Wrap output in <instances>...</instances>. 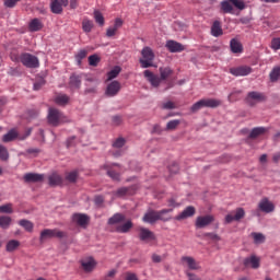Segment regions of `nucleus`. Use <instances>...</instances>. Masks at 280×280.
Listing matches in <instances>:
<instances>
[{
  "mask_svg": "<svg viewBox=\"0 0 280 280\" xmlns=\"http://www.w3.org/2000/svg\"><path fill=\"white\" fill-rule=\"evenodd\" d=\"M271 49H273L275 51H279L280 49V37H275L271 39Z\"/></svg>",
  "mask_w": 280,
  "mask_h": 280,
  "instance_id": "603ef678",
  "label": "nucleus"
},
{
  "mask_svg": "<svg viewBox=\"0 0 280 280\" xmlns=\"http://www.w3.org/2000/svg\"><path fill=\"white\" fill-rule=\"evenodd\" d=\"M96 265L97 262H95V259L93 258H88L81 261V266L85 272H93Z\"/></svg>",
  "mask_w": 280,
  "mask_h": 280,
  "instance_id": "5701e85b",
  "label": "nucleus"
},
{
  "mask_svg": "<svg viewBox=\"0 0 280 280\" xmlns=\"http://www.w3.org/2000/svg\"><path fill=\"white\" fill-rule=\"evenodd\" d=\"M121 25H124V21L121 19L117 18L115 20V23H114L113 27L117 31V30H119V27H121Z\"/></svg>",
  "mask_w": 280,
  "mask_h": 280,
  "instance_id": "69168bd1",
  "label": "nucleus"
},
{
  "mask_svg": "<svg viewBox=\"0 0 280 280\" xmlns=\"http://www.w3.org/2000/svg\"><path fill=\"white\" fill-rule=\"evenodd\" d=\"M10 158V154L8 153V149L5 147L0 144V159L1 161H8Z\"/></svg>",
  "mask_w": 280,
  "mask_h": 280,
  "instance_id": "3c124183",
  "label": "nucleus"
},
{
  "mask_svg": "<svg viewBox=\"0 0 280 280\" xmlns=\"http://www.w3.org/2000/svg\"><path fill=\"white\" fill-rule=\"evenodd\" d=\"M126 145V139L124 138H117L114 142H113V148H116L117 150L124 148Z\"/></svg>",
  "mask_w": 280,
  "mask_h": 280,
  "instance_id": "de8ad7c7",
  "label": "nucleus"
},
{
  "mask_svg": "<svg viewBox=\"0 0 280 280\" xmlns=\"http://www.w3.org/2000/svg\"><path fill=\"white\" fill-rule=\"evenodd\" d=\"M122 121H124V118H121V116H119V115L112 117L113 126H121Z\"/></svg>",
  "mask_w": 280,
  "mask_h": 280,
  "instance_id": "13d9d810",
  "label": "nucleus"
},
{
  "mask_svg": "<svg viewBox=\"0 0 280 280\" xmlns=\"http://www.w3.org/2000/svg\"><path fill=\"white\" fill-rule=\"evenodd\" d=\"M88 55L89 51H86V49H81L78 51V54L75 55V60L79 66L82 65V60H84V58H86Z\"/></svg>",
  "mask_w": 280,
  "mask_h": 280,
  "instance_id": "79ce46f5",
  "label": "nucleus"
},
{
  "mask_svg": "<svg viewBox=\"0 0 280 280\" xmlns=\"http://www.w3.org/2000/svg\"><path fill=\"white\" fill-rule=\"evenodd\" d=\"M258 209L262 213H272L275 211V203L265 197L259 201Z\"/></svg>",
  "mask_w": 280,
  "mask_h": 280,
  "instance_id": "9b49d317",
  "label": "nucleus"
},
{
  "mask_svg": "<svg viewBox=\"0 0 280 280\" xmlns=\"http://www.w3.org/2000/svg\"><path fill=\"white\" fill-rule=\"evenodd\" d=\"M162 108H164V110H174V108H176V104H174L172 101H168L162 104Z\"/></svg>",
  "mask_w": 280,
  "mask_h": 280,
  "instance_id": "6e6d98bb",
  "label": "nucleus"
},
{
  "mask_svg": "<svg viewBox=\"0 0 280 280\" xmlns=\"http://www.w3.org/2000/svg\"><path fill=\"white\" fill-rule=\"evenodd\" d=\"M172 209H163L158 211V220H161L162 222H170L172 217H168L167 213H172Z\"/></svg>",
  "mask_w": 280,
  "mask_h": 280,
  "instance_id": "c85d7f7f",
  "label": "nucleus"
},
{
  "mask_svg": "<svg viewBox=\"0 0 280 280\" xmlns=\"http://www.w3.org/2000/svg\"><path fill=\"white\" fill-rule=\"evenodd\" d=\"M20 62L27 67V69H38L40 67V62L38 61V57L24 52L20 56Z\"/></svg>",
  "mask_w": 280,
  "mask_h": 280,
  "instance_id": "423d86ee",
  "label": "nucleus"
},
{
  "mask_svg": "<svg viewBox=\"0 0 280 280\" xmlns=\"http://www.w3.org/2000/svg\"><path fill=\"white\" fill-rule=\"evenodd\" d=\"M213 215H203V217H198L196 219V223L195 226L197 229H205V226H209V224H211V222H213Z\"/></svg>",
  "mask_w": 280,
  "mask_h": 280,
  "instance_id": "2eb2a0df",
  "label": "nucleus"
},
{
  "mask_svg": "<svg viewBox=\"0 0 280 280\" xmlns=\"http://www.w3.org/2000/svg\"><path fill=\"white\" fill-rule=\"evenodd\" d=\"M268 129H266L265 127H256L254 129H252L250 133H249V139H257V137H261V135H265V132H267Z\"/></svg>",
  "mask_w": 280,
  "mask_h": 280,
  "instance_id": "c756f323",
  "label": "nucleus"
},
{
  "mask_svg": "<svg viewBox=\"0 0 280 280\" xmlns=\"http://www.w3.org/2000/svg\"><path fill=\"white\" fill-rule=\"evenodd\" d=\"M12 222L10 217H0V226L1 229H8Z\"/></svg>",
  "mask_w": 280,
  "mask_h": 280,
  "instance_id": "c03bdc74",
  "label": "nucleus"
},
{
  "mask_svg": "<svg viewBox=\"0 0 280 280\" xmlns=\"http://www.w3.org/2000/svg\"><path fill=\"white\" fill-rule=\"evenodd\" d=\"M69 85L71 89H80V86H82V77L80 74H72L70 77Z\"/></svg>",
  "mask_w": 280,
  "mask_h": 280,
  "instance_id": "393cba45",
  "label": "nucleus"
},
{
  "mask_svg": "<svg viewBox=\"0 0 280 280\" xmlns=\"http://www.w3.org/2000/svg\"><path fill=\"white\" fill-rule=\"evenodd\" d=\"M74 141H75V136L70 137L67 140V148H72V145H75Z\"/></svg>",
  "mask_w": 280,
  "mask_h": 280,
  "instance_id": "338daca9",
  "label": "nucleus"
},
{
  "mask_svg": "<svg viewBox=\"0 0 280 280\" xmlns=\"http://www.w3.org/2000/svg\"><path fill=\"white\" fill-rule=\"evenodd\" d=\"M104 170H107V176L114 180H120L119 173L115 172L113 168H108V165H104Z\"/></svg>",
  "mask_w": 280,
  "mask_h": 280,
  "instance_id": "a19ab883",
  "label": "nucleus"
},
{
  "mask_svg": "<svg viewBox=\"0 0 280 280\" xmlns=\"http://www.w3.org/2000/svg\"><path fill=\"white\" fill-rule=\"evenodd\" d=\"M19 224L20 226L25 229V231H27L28 233H32V231H34V223H32V221L30 220L22 219L19 221Z\"/></svg>",
  "mask_w": 280,
  "mask_h": 280,
  "instance_id": "2f4dec72",
  "label": "nucleus"
},
{
  "mask_svg": "<svg viewBox=\"0 0 280 280\" xmlns=\"http://www.w3.org/2000/svg\"><path fill=\"white\" fill-rule=\"evenodd\" d=\"M211 34L218 38L219 36H222V34H224V32L222 31V24L220 23V21H214L212 26H211Z\"/></svg>",
  "mask_w": 280,
  "mask_h": 280,
  "instance_id": "bb28decb",
  "label": "nucleus"
},
{
  "mask_svg": "<svg viewBox=\"0 0 280 280\" xmlns=\"http://www.w3.org/2000/svg\"><path fill=\"white\" fill-rule=\"evenodd\" d=\"M160 71V78L159 75L154 74L150 70H144V78H147L148 82H150L151 86H154V89L159 88L161 85L162 80H167L170 75L174 73L173 70H171L170 67H161L159 69Z\"/></svg>",
  "mask_w": 280,
  "mask_h": 280,
  "instance_id": "f257e3e1",
  "label": "nucleus"
},
{
  "mask_svg": "<svg viewBox=\"0 0 280 280\" xmlns=\"http://www.w3.org/2000/svg\"><path fill=\"white\" fill-rule=\"evenodd\" d=\"M280 78V67H273L271 72L269 73L270 82H278Z\"/></svg>",
  "mask_w": 280,
  "mask_h": 280,
  "instance_id": "58836bf2",
  "label": "nucleus"
},
{
  "mask_svg": "<svg viewBox=\"0 0 280 280\" xmlns=\"http://www.w3.org/2000/svg\"><path fill=\"white\" fill-rule=\"evenodd\" d=\"M50 10L52 14H62V2L60 0H51Z\"/></svg>",
  "mask_w": 280,
  "mask_h": 280,
  "instance_id": "cd10ccee",
  "label": "nucleus"
},
{
  "mask_svg": "<svg viewBox=\"0 0 280 280\" xmlns=\"http://www.w3.org/2000/svg\"><path fill=\"white\" fill-rule=\"evenodd\" d=\"M21 156H33L36 158L38 154H40V149L38 148H30L26 149L25 152L20 153Z\"/></svg>",
  "mask_w": 280,
  "mask_h": 280,
  "instance_id": "72a5a7b5",
  "label": "nucleus"
},
{
  "mask_svg": "<svg viewBox=\"0 0 280 280\" xmlns=\"http://www.w3.org/2000/svg\"><path fill=\"white\" fill-rule=\"evenodd\" d=\"M43 27H44L43 22L36 18L33 19L28 24L30 32H40Z\"/></svg>",
  "mask_w": 280,
  "mask_h": 280,
  "instance_id": "a878e982",
  "label": "nucleus"
},
{
  "mask_svg": "<svg viewBox=\"0 0 280 280\" xmlns=\"http://www.w3.org/2000/svg\"><path fill=\"white\" fill-rule=\"evenodd\" d=\"M132 226V221H127L126 223L116 226V231L117 233H129Z\"/></svg>",
  "mask_w": 280,
  "mask_h": 280,
  "instance_id": "7c9ffc66",
  "label": "nucleus"
},
{
  "mask_svg": "<svg viewBox=\"0 0 280 280\" xmlns=\"http://www.w3.org/2000/svg\"><path fill=\"white\" fill-rule=\"evenodd\" d=\"M165 47L171 54H180V51H185V46H183V44L172 39L166 42Z\"/></svg>",
  "mask_w": 280,
  "mask_h": 280,
  "instance_id": "f8f14e48",
  "label": "nucleus"
},
{
  "mask_svg": "<svg viewBox=\"0 0 280 280\" xmlns=\"http://www.w3.org/2000/svg\"><path fill=\"white\" fill-rule=\"evenodd\" d=\"M43 86H45V80L40 79L39 81H36L34 83V91H40V89H43Z\"/></svg>",
  "mask_w": 280,
  "mask_h": 280,
  "instance_id": "052dcab7",
  "label": "nucleus"
},
{
  "mask_svg": "<svg viewBox=\"0 0 280 280\" xmlns=\"http://www.w3.org/2000/svg\"><path fill=\"white\" fill-rule=\"evenodd\" d=\"M243 265L245 268H253L254 270H257L260 266L259 257L252 255L249 257H246L243 261Z\"/></svg>",
  "mask_w": 280,
  "mask_h": 280,
  "instance_id": "4468645a",
  "label": "nucleus"
},
{
  "mask_svg": "<svg viewBox=\"0 0 280 280\" xmlns=\"http://www.w3.org/2000/svg\"><path fill=\"white\" fill-rule=\"evenodd\" d=\"M0 213H12V205L0 206Z\"/></svg>",
  "mask_w": 280,
  "mask_h": 280,
  "instance_id": "bf43d9fd",
  "label": "nucleus"
},
{
  "mask_svg": "<svg viewBox=\"0 0 280 280\" xmlns=\"http://www.w3.org/2000/svg\"><path fill=\"white\" fill-rule=\"evenodd\" d=\"M19 1L21 0H4V7L14 8Z\"/></svg>",
  "mask_w": 280,
  "mask_h": 280,
  "instance_id": "680f3d73",
  "label": "nucleus"
},
{
  "mask_svg": "<svg viewBox=\"0 0 280 280\" xmlns=\"http://www.w3.org/2000/svg\"><path fill=\"white\" fill-rule=\"evenodd\" d=\"M119 91H121V83H119V81H113L107 85L106 95H108V97H115Z\"/></svg>",
  "mask_w": 280,
  "mask_h": 280,
  "instance_id": "dca6fc26",
  "label": "nucleus"
},
{
  "mask_svg": "<svg viewBox=\"0 0 280 280\" xmlns=\"http://www.w3.org/2000/svg\"><path fill=\"white\" fill-rule=\"evenodd\" d=\"M16 137H19V133L16 132V130L12 129L7 135L3 136L2 141L4 143H10V141H14Z\"/></svg>",
  "mask_w": 280,
  "mask_h": 280,
  "instance_id": "f704fd0d",
  "label": "nucleus"
},
{
  "mask_svg": "<svg viewBox=\"0 0 280 280\" xmlns=\"http://www.w3.org/2000/svg\"><path fill=\"white\" fill-rule=\"evenodd\" d=\"M66 179H68L69 183H75V180H78V172L73 171L68 173Z\"/></svg>",
  "mask_w": 280,
  "mask_h": 280,
  "instance_id": "864d4df0",
  "label": "nucleus"
},
{
  "mask_svg": "<svg viewBox=\"0 0 280 280\" xmlns=\"http://www.w3.org/2000/svg\"><path fill=\"white\" fill-rule=\"evenodd\" d=\"M55 102L58 106H67L69 104V96L67 94H59L56 96Z\"/></svg>",
  "mask_w": 280,
  "mask_h": 280,
  "instance_id": "4c0bfd02",
  "label": "nucleus"
},
{
  "mask_svg": "<svg viewBox=\"0 0 280 280\" xmlns=\"http://www.w3.org/2000/svg\"><path fill=\"white\" fill-rule=\"evenodd\" d=\"M192 215H196V208L188 206L182 213L175 217V220L180 222L182 220H187V218H192Z\"/></svg>",
  "mask_w": 280,
  "mask_h": 280,
  "instance_id": "a211bd4d",
  "label": "nucleus"
},
{
  "mask_svg": "<svg viewBox=\"0 0 280 280\" xmlns=\"http://www.w3.org/2000/svg\"><path fill=\"white\" fill-rule=\"evenodd\" d=\"M202 237H208V240H212V242H220V236L215 233H203Z\"/></svg>",
  "mask_w": 280,
  "mask_h": 280,
  "instance_id": "5fc2aeb1",
  "label": "nucleus"
},
{
  "mask_svg": "<svg viewBox=\"0 0 280 280\" xmlns=\"http://www.w3.org/2000/svg\"><path fill=\"white\" fill-rule=\"evenodd\" d=\"M82 30L85 34H91V32L93 31V21L84 19L82 21Z\"/></svg>",
  "mask_w": 280,
  "mask_h": 280,
  "instance_id": "e433bc0d",
  "label": "nucleus"
},
{
  "mask_svg": "<svg viewBox=\"0 0 280 280\" xmlns=\"http://www.w3.org/2000/svg\"><path fill=\"white\" fill-rule=\"evenodd\" d=\"M246 215L244 208H237L225 217V223L231 224V222H240Z\"/></svg>",
  "mask_w": 280,
  "mask_h": 280,
  "instance_id": "1a4fd4ad",
  "label": "nucleus"
},
{
  "mask_svg": "<svg viewBox=\"0 0 280 280\" xmlns=\"http://www.w3.org/2000/svg\"><path fill=\"white\" fill-rule=\"evenodd\" d=\"M72 221L79 226H86L89 224V215L82 213H74L72 215Z\"/></svg>",
  "mask_w": 280,
  "mask_h": 280,
  "instance_id": "6ab92c4d",
  "label": "nucleus"
},
{
  "mask_svg": "<svg viewBox=\"0 0 280 280\" xmlns=\"http://www.w3.org/2000/svg\"><path fill=\"white\" fill-rule=\"evenodd\" d=\"M24 183H43L45 175L38 173H26L23 176Z\"/></svg>",
  "mask_w": 280,
  "mask_h": 280,
  "instance_id": "ddd939ff",
  "label": "nucleus"
},
{
  "mask_svg": "<svg viewBox=\"0 0 280 280\" xmlns=\"http://www.w3.org/2000/svg\"><path fill=\"white\" fill-rule=\"evenodd\" d=\"M119 73H121V68L119 66H116L107 73V80H115V78H117Z\"/></svg>",
  "mask_w": 280,
  "mask_h": 280,
  "instance_id": "ea45409f",
  "label": "nucleus"
},
{
  "mask_svg": "<svg viewBox=\"0 0 280 280\" xmlns=\"http://www.w3.org/2000/svg\"><path fill=\"white\" fill-rule=\"evenodd\" d=\"M100 60H101L100 56L91 55L89 57V65H90V67H97V65H100Z\"/></svg>",
  "mask_w": 280,
  "mask_h": 280,
  "instance_id": "09e8293b",
  "label": "nucleus"
},
{
  "mask_svg": "<svg viewBox=\"0 0 280 280\" xmlns=\"http://www.w3.org/2000/svg\"><path fill=\"white\" fill-rule=\"evenodd\" d=\"M47 119H48V124L55 127L60 126V124H65V121H67L65 114H62V112L54 107H50L48 109Z\"/></svg>",
  "mask_w": 280,
  "mask_h": 280,
  "instance_id": "20e7f679",
  "label": "nucleus"
},
{
  "mask_svg": "<svg viewBox=\"0 0 280 280\" xmlns=\"http://www.w3.org/2000/svg\"><path fill=\"white\" fill-rule=\"evenodd\" d=\"M48 185L50 187H58L60 185H62V176L58 175V174H51L48 177Z\"/></svg>",
  "mask_w": 280,
  "mask_h": 280,
  "instance_id": "b1692460",
  "label": "nucleus"
},
{
  "mask_svg": "<svg viewBox=\"0 0 280 280\" xmlns=\"http://www.w3.org/2000/svg\"><path fill=\"white\" fill-rule=\"evenodd\" d=\"M128 194H130L129 187H121L116 191V196H118V198H124V196H128Z\"/></svg>",
  "mask_w": 280,
  "mask_h": 280,
  "instance_id": "8fccbe9b",
  "label": "nucleus"
},
{
  "mask_svg": "<svg viewBox=\"0 0 280 280\" xmlns=\"http://www.w3.org/2000/svg\"><path fill=\"white\" fill-rule=\"evenodd\" d=\"M230 73L232 75H235L236 78L244 77V75H250L253 73V68L248 66H240L236 68H231Z\"/></svg>",
  "mask_w": 280,
  "mask_h": 280,
  "instance_id": "9d476101",
  "label": "nucleus"
},
{
  "mask_svg": "<svg viewBox=\"0 0 280 280\" xmlns=\"http://www.w3.org/2000/svg\"><path fill=\"white\" fill-rule=\"evenodd\" d=\"M246 102L247 104H249V106H255V104L259 102H266V94L261 92H255V91L249 92L247 94Z\"/></svg>",
  "mask_w": 280,
  "mask_h": 280,
  "instance_id": "6e6552de",
  "label": "nucleus"
},
{
  "mask_svg": "<svg viewBox=\"0 0 280 280\" xmlns=\"http://www.w3.org/2000/svg\"><path fill=\"white\" fill-rule=\"evenodd\" d=\"M94 19H95L96 23H97L101 27H104L105 20H104V15L102 14V12H100V11H94Z\"/></svg>",
  "mask_w": 280,
  "mask_h": 280,
  "instance_id": "37998d69",
  "label": "nucleus"
},
{
  "mask_svg": "<svg viewBox=\"0 0 280 280\" xmlns=\"http://www.w3.org/2000/svg\"><path fill=\"white\" fill-rule=\"evenodd\" d=\"M143 222H147L148 224H154V222H159V211H148L143 218Z\"/></svg>",
  "mask_w": 280,
  "mask_h": 280,
  "instance_id": "412c9836",
  "label": "nucleus"
},
{
  "mask_svg": "<svg viewBox=\"0 0 280 280\" xmlns=\"http://www.w3.org/2000/svg\"><path fill=\"white\" fill-rule=\"evenodd\" d=\"M233 7L236 8V10H245L246 3H244V0H223L220 3L223 14H233Z\"/></svg>",
  "mask_w": 280,
  "mask_h": 280,
  "instance_id": "f03ea898",
  "label": "nucleus"
},
{
  "mask_svg": "<svg viewBox=\"0 0 280 280\" xmlns=\"http://www.w3.org/2000/svg\"><path fill=\"white\" fill-rule=\"evenodd\" d=\"M142 58L139 60L142 69H150V67H154V51L150 47H144L141 50Z\"/></svg>",
  "mask_w": 280,
  "mask_h": 280,
  "instance_id": "39448f33",
  "label": "nucleus"
},
{
  "mask_svg": "<svg viewBox=\"0 0 280 280\" xmlns=\"http://www.w3.org/2000/svg\"><path fill=\"white\" fill-rule=\"evenodd\" d=\"M126 280H137V275H135V273H127Z\"/></svg>",
  "mask_w": 280,
  "mask_h": 280,
  "instance_id": "774afa93",
  "label": "nucleus"
},
{
  "mask_svg": "<svg viewBox=\"0 0 280 280\" xmlns=\"http://www.w3.org/2000/svg\"><path fill=\"white\" fill-rule=\"evenodd\" d=\"M201 104L203 108H218V106L222 105V101L218 98H203L201 100Z\"/></svg>",
  "mask_w": 280,
  "mask_h": 280,
  "instance_id": "aec40b11",
  "label": "nucleus"
},
{
  "mask_svg": "<svg viewBox=\"0 0 280 280\" xmlns=\"http://www.w3.org/2000/svg\"><path fill=\"white\" fill-rule=\"evenodd\" d=\"M252 236L254 237L255 244H264L266 242V236L261 233H252Z\"/></svg>",
  "mask_w": 280,
  "mask_h": 280,
  "instance_id": "a18cd8bd",
  "label": "nucleus"
},
{
  "mask_svg": "<svg viewBox=\"0 0 280 280\" xmlns=\"http://www.w3.org/2000/svg\"><path fill=\"white\" fill-rule=\"evenodd\" d=\"M178 126H180V120L178 119L170 120L166 125V130H176Z\"/></svg>",
  "mask_w": 280,
  "mask_h": 280,
  "instance_id": "49530a36",
  "label": "nucleus"
},
{
  "mask_svg": "<svg viewBox=\"0 0 280 280\" xmlns=\"http://www.w3.org/2000/svg\"><path fill=\"white\" fill-rule=\"evenodd\" d=\"M230 49L232 54H242V51H244V46H242V43L237 40V38H232L230 42Z\"/></svg>",
  "mask_w": 280,
  "mask_h": 280,
  "instance_id": "4be33fe9",
  "label": "nucleus"
},
{
  "mask_svg": "<svg viewBox=\"0 0 280 280\" xmlns=\"http://www.w3.org/2000/svg\"><path fill=\"white\" fill-rule=\"evenodd\" d=\"M115 34H117V31L114 28V26L107 28V31H106V36H107L108 38H112V36H115Z\"/></svg>",
  "mask_w": 280,
  "mask_h": 280,
  "instance_id": "0e129e2a",
  "label": "nucleus"
},
{
  "mask_svg": "<svg viewBox=\"0 0 280 280\" xmlns=\"http://www.w3.org/2000/svg\"><path fill=\"white\" fill-rule=\"evenodd\" d=\"M200 108H203V105H202V101H198L196 102L191 107H190V110L191 113H198V110H200Z\"/></svg>",
  "mask_w": 280,
  "mask_h": 280,
  "instance_id": "4d7b16f0",
  "label": "nucleus"
},
{
  "mask_svg": "<svg viewBox=\"0 0 280 280\" xmlns=\"http://www.w3.org/2000/svg\"><path fill=\"white\" fill-rule=\"evenodd\" d=\"M182 264H184V266H187L189 270H200V264H198V261H196L194 257L183 256Z\"/></svg>",
  "mask_w": 280,
  "mask_h": 280,
  "instance_id": "f3484780",
  "label": "nucleus"
},
{
  "mask_svg": "<svg viewBox=\"0 0 280 280\" xmlns=\"http://www.w3.org/2000/svg\"><path fill=\"white\" fill-rule=\"evenodd\" d=\"M66 233L58 230V229H44L39 234V242L40 244H45L47 240H54V237H57L58 240H62V237H66Z\"/></svg>",
  "mask_w": 280,
  "mask_h": 280,
  "instance_id": "7ed1b4c3",
  "label": "nucleus"
},
{
  "mask_svg": "<svg viewBox=\"0 0 280 280\" xmlns=\"http://www.w3.org/2000/svg\"><path fill=\"white\" fill-rule=\"evenodd\" d=\"M19 246H21V242L16 241V240H11L7 243V252L8 253H14V250H16V248H19Z\"/></svg>",
  "mask_w": 280,
  "mask_h": 280,
  "instance_id": "c9c22d12",
  "label": "nucleus"
},
{
  "mask_svg": "<svg viewBox=\"0 0 280 280\" xmlns=\"http://www.w3.org/2000/svg\"><path fill=\"white\" fill-rule=\"evenodd\" d=\"M168 171L171 172V174H178V163H173L170 167Z\"/></svg>",
  "mask_w": 280,
  "mask_h": 280,
  "instance_id": "e2e57ef3",
  "label": "nucleus"
},
{
  "mask_svg": "<svg viewBox=\"0 0 280 280\" xmlns=\"http://www.w3.org/2000/svg\"><path fill=\"white\" fill-rule=\"evenodd\" d=\"M138 237L140 242H154L156 240V235L154 232L150 231L148 228H139L138 229Z\"/></svg>",
  "mask_w": 280,
  "mask_h": 280,
  "instance_id": "0eeeda50",
  "label": "nucleus"
},
{
  "mask_svg": "<svg viewBox=\"0 0 280 280\" xmlns=\"http://www.w3.org/2000/svg\"><path fill=\"white\" fill-rule=\"evenodd\" d=\"M126 220V217L121 213H116L108 220V224H121Z\"/></svg>",
  "mask_w": 280,
  "mask_h": 280,
  "instance_id": "473e14b6",
  "label": "nucleus"
}]
</instances>
